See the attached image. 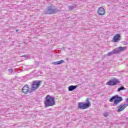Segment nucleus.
<instances>
[{
    "mask_svg": "<svg viewBox=\"0 0 128 128\" xmlns=\"http://www.w3.org/2000/svg\"><path fill=\"white\" fill-rule=\"evenodd\" d=\"M88 108H90L91 106V103L90 102V98H88L86 100V102L84 103Z\"/></svg>",
    "mask_w": 128,
    "mask_h": 128,
    "instance_id": "nucleus-14",
    "label": "nucleus"
},
{
    "mask_svg": "<svg viewBox=\"0 0 128 128\" xmlns=\"http://www.w3.org/2000/svg\"><path fill=\"white\" fill-rule=\"evenodd\" d=\"M123 100L124 99H122V97L118 96V95H115L110 99V102H114L112 104L113 106H116L118 104L119 102H122Z\"/></svg>",
    "mask_w": 128,
    "mask_h": 128,
    "instance_id": "nucleus-3",
    "label": "nucleus"
},
{
    "mask_svg": "<svg viewBox=\"0 0 128 128\" xmlns=\"http://www.w3.org/2000/svg\"><path fill=\"white\" fill-rule=\"evenodd\" d=\"M108 116L107 114H104V116H106V118L108 117Z\"/></svg>",
    "mask_w": 128,
    "mask_h": 128,
    "instance_id": "nucleus-20",
    "label": "nucleus"
},
{
    "mask_svg": "<svg viewBox=\"0 0 128 128\" xmlns=\"http://www.w3.org/2000/svg\"><path fill=\"white\" fill-rule=\"evenodd\" d=\"M18 30H16V32H18Z\"/></svg>",
    "mask_w": 128,
    "mask_h": 128,
    "instance_id": "nucleus-23",
    "label": "nucleus"
},
{
    "mask_svg": "<svg viewBox=\"0 0 128 128\" xmlns=\"http://www.w3.org/2000/svg\"><path fill=\"white\" fill-rule=\"evenodd\" d=\"M120 40V34H118L114 36L113 42H118V40Z\"/></svg>",
    "mask_w": 128,
    "mask_h": 128,
    "instance_id": "nucleus-10",
    "label": "nucleus"
},
{
    "mask_svg": "<svg viewBox=\"0 0 128 128\" xmlns=\"http://www.w3.org/2000/svg\"><path fill=\"white\" fill-rule=\"evenodd\" d=\"M78 110H86V108H88L84 102H80L78 103Z\"/></svg>",
    "mask_w": 128,
    "mask_h": 128,
    "instance_id": "nucleus-6",
    "label": "nucleus"
},
{
    "mask_svg": "<svg viewBox=\"0 0 128 128\" xmlns=\"http://www.w3.org/2000/svg\"><path fill=\"white\" fill-rule=\"evenodd\" d=\"M76 88H78V86H68V90H69V92H72V90H76Z\"/></svg>",
    "mask_w": 128,
    "mask_h": 128,
    "instance_id": "nucleus-13",
    "label": "nucleus"
},
{
    "mask_svg": "<svg viewBox=\"0 0 128 128\" xmlns=\"http://www.w3.org/2000/svg\"><path fill=\"white\" fill-rule=\"evenodd\" d=\"M116 52H117V54H120V52H124V50H126V46H120L119 48H116Z\"/></svg>",
    "mask_w": 128,
    "mask_h": 128,
    "instance_id": "nucleus-11",
    "label": "nucleus"
},
{
    "mask_svg": "<svg viewBox=\"0 0 128 128\" xmlns=\"http://www.w3.org/2000/svg\"><path fill=\"white\" fill-rule=\"evenodd\" d=\"M63 62H64V60H60V61H58V63L59 64H63Z\"/></svg>",
    "mask_w": 128,
    "mask_h": 128,
    "instance_id": "nucleus-17",
    "label": "nucleus"
},
{
    "mask_svg": "<svg viewBox=\"0 0 128 128\" xmlns=\"http://www.w3.org/2000/svg\"><path fill=\"white\" fill-rule=\"evenodd\" d=\"M46 108L48 106H56V101L54 100V97L50 95H47L45 98L44 102Z\"/></svg>",
    "mask_w": 128,
    "mask_h": 128,
    "instance_id": "nucleus-1",
    "label": "nucleus"
},
{
    "mask_svg": "<svg viewBox=\"0 0 128 128\" xmlns=\"http://www.w3.org/2000/svg\"><path fill=\"white\" fill-rule=\"evenodd\" d=\"M52 64H54V66H56L58 64H58V61L56 62H53Z\"/></svg>",
    "mask_w": 128,
    "mask_h": 128,
    "instance_id": "nucleus-18",
    "label": "nucleus"
},
{
    "mask_svg": "<svg viewBox=\"0 0 128 128\" xmlns=\"http://www.w3.org/2000/svg\"><path fill=\"white\" fill-rule=\"evenodd\" d=\"M118 84H120V81L118 80L117 78H113L107 82L106 84L108 86H116Z\"/></svg>",
    "mask_w": 128,
    "mask_h": 128,
    "instance_id": "nucleus-5",
    "label": "nucleus"
},
{
    "mask_svg": "<svg viewBox=\"0 0 128 128\" xmlns=\"http://www.w3.org/2000/svg\"><path fill=\"white\" fill-rule=\"evenodd\" d=\"M22 92L25 94H26L28 92H30V86L28 85H25L22 88Z\"/></svg>",
    "mask_w": 128,
    "mask_h": 128,
    "instance_id": "nucleus-9",
    "label": "nucleus"
},
{
    "mask_svg": "<svg viewBox=\"0 0 128 128\" xmlns=\"http://www.w3.org/2000/svg\"><path fill=\"white\" fill-rule=\"evenodd\" d=\"M126 90V88H124V86H121L120 88H119L118 89V90L117 92H120V90Z\"/></svg>",
    "mask_w": 128,
    "mask_h": 128,
    "instance_id": "nucleus-15",
    "label": "nucleus"
},
{
    "mask_svg": "<svg viewBox=\"0 0 128 128\" xmlns=\"http://www.w3.org/2000/svg\"><path fill=\"white\" fill-rule=\"evenodd\" d=\"M24 56V58H26V55H24V56Z\"/></svg>",
    "mask_w": 128,
    "mask_h": 128,
    "instance_id": "nucleus-22",
    "label": "nucleus"
},
{
    "mask_svg": "<svg viewBox=\"0 0 128 128\" xmlns=\"http://www.w3.org/2000/svg\"><path fill=\"white\" fill-rule=\"evenodd\" d=\"M9 72H14V69H9L8 70Z\"/></svg>",
    "mask_w": 128,
    "mask_h": 128,
    "instance_id": "nucleus-19",
    "label": "nucleus"
},
{
    "mask_svg": "<svg viewBox=\"0 0 128 128\" xmlns=\"http://www.w3.org/2000/svg\"><path fill=\"white\" fill-rule=\"evenodd\" d=\"M128 106V103L127 104H120L118 106L119 108L117 110L118 112H122V110H124V108H126V107Z\"/></svg>",
    "mask_w": 128,
    "mask_h": 128,
    "instance_id": "nucleus-7",
    "label": "nucleus"
},
{
    "mask_svg": "<svg viewBox=\"0 0 128 128\" xmlns=\"http://www.w3.org/2000/svg\"><path fill=\"white\" fill-rule=\"evenodd\" d=\"M76 8V5L70 6H68V8L70 10H74V8Z\"/></svg>",
    "mask_w": 128,
    "mask_h": 128,
    "instance_id": "nucleus-16",
    "label": "nucleus"
},
{
    "mask_svg": "<svg viewBox=\"0 0 128 128\" xmlns=\"http://www.w3.org/2000/svg\"><path fill=\"white\" fill-rule=\"evenodd\" d=\"M42 84V81L40 80H34L32 82V89L30 90V92H32L34 90H36Z\"/></svg>",
    "mask_w": 128,
    "mask_h": 128,
    "instance_id": "nucleus-4",
    "label": "nucleus"
},
{
    "mask_svg": "<svg viewBox=\"0 0 128 128\" xmlns=\"http://www.w3.org/2000/svg\"><path fill=\"white\" fill-rule=\"evenodd\" d=\"M118 51H116V49H114V50L110 52H109L107 54V56H112V54H118Z\"/></svg>",
    "mask_w": 128,
    "mask_h": 128,
    "instance_id": "nucleus-12",
    "label": "nucleus"
},
{
    "mask_svg": "<svg viewBox=\"0 0 128 128\" xmlns=\"http://www.w3.org/2000/svg\"><path fill=\"white\" fill-rule=\"evenodd\" d=\"M60 10L56 6L51 5L48 6L46 10L44 12V14H54L56 12H58Z\"/></svg>",
    "mask_w": 128,
    "mask_h": 128,
    "instance_id": "nucleus-2",
    "label": "nucleus"
},
{
    "mask_svg": "<svg viewBox=\"0 0 128 128\" xmlns=\"http://www.w3.org/2000/svg\"><path fill=\"white\" fill-rule=\"evenodd\" d=\"M98 13L99 16H104L106 14V10L102 7H100L98 8Z\"/></svg>",
    "mask_w": 128,
    "mask_h": 128,
    "instance_id": "nucleus-8",
    "label": "nucleus"
},
{
    "mask_svg": "<svg viewBox=\"0 0 128 128\" xmlns=\"http://www.w3.org/2000/svg\"><path fill=\"white\" fill-rule=\"evenodd\" d=\"M52 108L48 109V110H52Z\"/></svg>",
    "mask_w": 128,
    "mask_h": 128,
    "instance_id": "nucleus-21",
    "label": "nucleus"
}]
</instances>
